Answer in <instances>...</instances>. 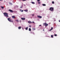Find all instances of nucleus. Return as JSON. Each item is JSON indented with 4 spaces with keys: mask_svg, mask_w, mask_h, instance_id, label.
<instances>
[{
    "mask_svg": "<svg viewBox=\"0 0 60 60\" xmlns=\"http://www.w3.org/2000/svg\"><path fill=\"white\" fill-rule=\"evenodd\" d=\"M43 31H44V29H43Z\"/></svg>",
    "mask_w": 60,
    "mask_h": 60,
    "instance_id": "obj_32",
    "label": "nucleus"
},
{
    "mask_svg": "<svg viewBox=\"0 0 60 60\" xmlns=\"http://www.w3.org/2000/svg\"><path fill=\"white\" fill-rule=\"evenodd\" d=\"M31 3H32V4H35V3L34 2H32Z\"/></svg>",
    "mask_w": 60,
    "mask_h": 60,
    "instance_id": "obj_14",
    "label": "nucleus"
},
{
    "mask_svg": "<svg viewBox=\"0 0 60 60\" xmlns=\"http://www.w3.org/2000/svg\"><path fill=\"white\" fill-rule=\"evenodd\" d=\"M57 36V35H56V34H55V35H54V36Z\"/></svg>",
    "mask_w": 60,
    "mask_h": 60,
    "instance_id": "obj_20",
    "label": "nucleus"
},
{
    "mask_svg": "<svg viewBox=\"0 0 60 60\" xmlns=\"http://www.w3.org/2000/svg\"><path fill=\"white\" fill-rule=\"evenodd\" d=\"M38 3L39 4H40L41 3V2H38Z\"/></svg>",
    "mask_w": 60,
    "mask_h": 60,
    "instance_id": "obj_18",
    "label": "nucleus"
},
{
    "mask_svg": "<svg viewBox=\"0 0 60 60\" xmlns=\"http://www.w3.org/2000/svg\"><path fill=\"white\" fill-rule=\"evenodd\" d=\"M27 29H28V27L26 28V30H27Z\"/></svg>",
    "mask_w": 60,
    "mask_h": 60,
    "instance_id": "obj_17",
    "label": "nucleus"
},
{
    "mask_svg": "<svg viewBox=\"0 0 60 60\" xmlns=\"http://www.w3.org/2000/svg\"><path fill=\"white\" fill-rule=\"evenodd\" d=\"M43 25H45V26H48V24L46 23V22H45V23H43Z\"/></svg>",
    "mask_w": 60,
    "mask_h": 60,
    "instance_id": "obj_3",
    "label": "nucleus"
},
{
    "mask_svg": "<svg viewBox=\"0 0 60 60\" xmlns=\"http://www.w3.org/2000/svg\"><path fill=\"white\" fill-rule=\"evenodd\" d=\"M33 30H35V28H33Z\"/></svg>",
    "mask_w": 60,
    "mask_h": 60,
    "instance_id": "obj_28",
    "label": "nucleus"
},
{
    "mask_svg": "<svg viewBox=\"0 0 60 60\" xmlns=\"http://www.w3.org/2000/svg\"><path fill=\"white\" fill-rule=\"evenodd\" d=\"M22 1H26V0H22Z\"/></svg>",
    "mask_w": 60,
    "mask_h": 60,
    "instance_id": "obj_26",
    "label": "nucleus"
},
{
    "mask_svg": "<svg viewBox=\"0 0 60 60\" xmlns=\"http://www.w3.org/2000/svg\"><path fill=\"white\" fill-rule=\"evenodd\" d=\"M8 11H10V12H11V13L13 12V11H12L10 9L8 10Z\"/></svg>",
    "mask_w": 60,
    "mask_h": 60,
    "instance_id": "obj_6",
    "label": "nucleus"
},
{
    "mask_svg": "<svg viewBox=\"0 0 60 60\" xmlns=\"http://www.w3.org/2000/svg\"><path fill=\"white\" fill-rule=\"evenodd\" d=\"M29 31H31V29H30V28H29Z\"/></svg>",
    "mask_w": 60,
    "mask_h": 60,
    "instance_id": "obj_15",
    "label": "nucleus"
},
{
    "mask_svg": "<svg viewBox=\"0 0 60 60\" xmlns=\"http://www.w3.org/2000/svg\"><path fill=\"white\" fill-rule=\"evenodd\" d=\"M21 26H19L18 27V29H21Z\"/></svg>",
    "mask_w": 60,
    "mask_h": 60,
    "instance_id": "obj_12",
    "label": "nucleus"
},
{
    "mask_svg": "<svg viewBox=\"0 0 60 60\" xmlns=\"http://www.w3.org/2000/svg\"><path fill=\"white\" fill-rule=\"evenodd\" d=\"M52 4H54V2L53 1H52Z\"/></svg>",
    "mask_w": 60,
    "mask_h": 60,
    "instance_id": "obj_19",
    "label": "nucleus"
},
{
    "mask_svg": "<svg viewBox=\"0 0 60 60\" xmlns=\"http://www.w3.org/2000/svg\"><path fill=\"white\" fill-rule=\"evenodd\" d=\"M21 20H25V18H21Z\"/></svg>",
    "mask_w": 60,
    "mask_h": 60,
    "instance_id": "obj_7",
    "label": "nucleus"
},
{
    "mask_svg": "<svg viewBox=\"0 0 60 60\" xmlns=\"http://www.w3.org/2000/svg\"><path fill=\"white\" fill-rule=\"evenodd\" d=\"M40 0H38V2L40 1Z\"/></svg>",
    "mask_w": 60,
    "mask_h": 60,
    "instance_id": "obj_29",
    "label": "nucleus"
},
{
    "mask_svg": "<svg viewBox=\"0 0 60 60\" xmlns=\"http://www.w3.org/2000/svg\"><path fill=\"white\" fill-rule=\"evenodd\" d=\"M52 29H53V28H52V27H51V29H50V30H49V31H51V30H52Z\"/></svg>",
    "mask_w": 60,
    "mask_h": 60,
    "instance_id": "obj_9",
    "label": "nucleus"
},
{
    "mask_svg": "<svg viewBox=\"0 0 60 60\" xmlns=\"http://www.w3.org/2000/svg\"><path fill=\"white\" fill-rule=\"evenodd\" d=\"M41 26V25H40L39 26Z\"/></svg>",
    "mask_w": 60,
    "mask_h": 60,
    "instance_id": "obj_34",
    "label": "nucleus"
},
{
    "mask_svg": "<svg viewBox=\"0 0 60 60\" xmlns=\"http://www.w3.org/2000/svg\"><path fill=\"white\" fill-rule=\"evenodd\" d=\"M38 18H39L40 19H41L42 18V17L40 16H38Z\"/></svg>",
    "mask_w": 60,
    "mask_h": 60,
    "instance_id": "obj_5",
    "label": "nucleus"
},
{
    "mask_svg": "<svg viewBox=\"0 0 60 60\" xmlns=\"http://www.w3.org/2000/svg\"><path fill=\"white\" fill-rule=\"evenodd\" d=\"M42 5L43 6H46V4H42Z\"/></svg>",
    "mask_w": 60,
    "mask_h": 60,
    "instance_id": "obj_13",
    "label": "nucleus"
},
{
    "mask_svg": "<svg viewBox=\"0 0 60 60\" xmlns=\"http://www.w3.org/2000/svg\"><path fill=\"white\" fill-rule=\"evenodd\" d=\"M37 0V1H38V0Z\"/></svg>",
    "mask_w": 60,
    "mask_h": 60,
    "instance_id": "obj_37",
    "label": "nucleus"
},
{
    "mask_svg": "<svg viewBox=\"0 0 60 60\" xmlns=\"http://www.w3.org/2000/svg\"><path fill=\"white\" fill-rule=\"evenodd\" d=\"M32 23H34V22H32Z\"/></svg>",
    "mask_w": 60,
    "mask_h": 60,
    "instance_id": "obj_31",
    "label": "nucleus"
},
{
    "mask_svg": "<svg viewBox=\"0 0 60 60\" xmlns=\"http://www.w3.org/2000/svg\"><path fill=\"white\" fill-rule=\"evenodd\" d=\"M12 18H13V19H14L15 18V16H12Z\"/></svg>",
    "mask_w": 60,
    "mask_h": 60,
    "instance_id": "obj_11",
    "label": "nucleus"
},
{
    "mask_svg": "<svg viewBox=\"0 0 60 60\" xmlns=\"http://www.w3.org/2000/svg\"><path fill=\"white\" fill-rule=\"evenodd\" d=\"M9 4H10V5H11V3H9Z\"/></svg>",
    "mask_w": 60,
    "mask_h": 60,
    "instance_id": "obj_25",
    "label": "nucleus"
},
{
    "mask_svg": "<svg viewBox=\"0 0 60 60\" xmlns=\"http://www.w3.org/2000/svg\"><path fill=\"white\" fill-rule=\"evenodd\" d=\"M28 23L29 24H31L32 23V22L30 21H28Z\"/></svg>",
    "mask_w": 60,
    "mask_h": 60,
    "instance_id": "obj_8",
    "label": "nucleus"
},
{
    "mask_svg": "<svg viewBox=\"0 0 60 60\" xmlns=\"http://www.w3.org/2000/svg\"><path fill=\"white\" fill-rule=\"evenodd\" d=\"M32 16H34V14L32 15Z\"/></svg>",
    "mask_w": 60,
    "mask_h": 60,
    "instance_id": "obj_24",
    "label": "nucleus"
},
{
    "mask_svg": "<svg viewBox=\"0 0 60 60\" xmlns=\"http://www.w3.org/2000/svg\"><path fill=\"white\" fill-rule=\"evenodd\" d=\"M59 21V22H60V20H59V21Z\"/></svg>",
    "mask_w": 60,
    "mask_h": 60,
    "instance_id": "obj_33",
    "label": "nucleus"
},
{
    "mask_svg": "<svg viewBox=\"0 0 60 60\" xmlns=\"http://www.w3.org/2000/svg\"><path fill=\"white\" fill-rule=\"evenodd\" d=\"M20 11H21V12H23V10H21V9H20Z\"/></svg>",
    "mask_w": 60,
    "mask_h": 60,
    "instance_id": "obj_16",
    "label": "nucleus"
},
{
    "mask_svg": "<svg viewBox=\"0 0 60 60\" xmlns=\"http://www.w3.org/2000/svg\"><path fill=\"white\" fill-rule=\"evenodd\" d=\"M51 38H53V35H51Z\"/></svg>",
    "mask_w": 60,
    "mask_h": 60,
    "instance_id": "obj_21",
    "label": "nucleus"
},
{
    "mask_svg": "<svg viewBox=\"0 0 60 60\" xmlns=\"http://www.w3.org/2000/svg\"><path fill=\"white\" fill-rule=\"evenodd\" d=\"M22 8V7H20V8Z\"/></svg>",
    "mask_w": 60,
    "mask_h": 60,
    "instance_id": "obj_30",
    "label": "nucleus"
},
{
    "mask_svg": "<svg viewBox=\"0 0 60 60\" xmlns=\"http://www.w3.org/2000/svg\"><path fill=\"white\" fill-rule=\"evenodd\" d=\"M24 11H25V12H27L28 11V10H24Z\"/></svg>",
    "mask_w": 60,
    "mask_h": 60,
    "instance_id": "obj_10",
    "label": "nucleus"
},
{
    "mask_svg": "<svg viewBox=\"0 0 60 60\" xmlns=\"http://www.w3.org/2000/svg\"><path fill=\"white\" fill-rule=\"evenodd\" d=\"M2 0H0V1H2Z\"/></svg>",
    "mask_w": 60,
    "mask_h": 60,
    "instance_id": "obj_35",
    "label": "nucleus"
},
{
    "mask_svg": "<svg viewBox=\"0 0 60 60\" xmlns=\"http://www.w3.org/2000/svg\"><path fill=\"white\" fill-rule=\"evenodd\" d=\"M16 22H19V21H18V20H16Z\"/></svg>",
    "mask_w": 60,
    "mask_h": 60,
    "instance_id": "obj_22",
    "label": "nucleus"
},
{
    "mask_svg": "<svg viewBox=\"0 0 60 60\" xmlns=\"http://www.w3.org/2000/svg\"><path fill=\"white\" fill-rule=\"evenodd\" d=\"M26 6V5H24V6Z\"/></svg>",
    "mask_w": 60,
    "mask_h": 60,
    "instance_id": "obj_36",
    "label": "nucleus"
},
{
    "mask_svg": "<svg viewBox=\"0 0 60 60\" xmlns=\"http://www.w3.org/2000/svg\"><path fill=\"white\" fill-rule=\"evenodd\" d=\"M31 27V25H29V27Z\"/></svg>",
    "mask_w": 60,
    "mask_h": 60,
    "instance_id": "obj_27",
    "label": "nucleus"
},
{
    "mask_svg": "<svg viewBox=\"0 0 60 60\" xmlns=\"http://www.w3.org/2000/svg\"><path fill=\"white\" fill-rule=\"evenodd\" d=\"M1 8L3 9H4V7H1Z\"/></svg>",
    "mask_w": 60,
    "mask_h": 60,
    "instance_id": "obj_23",
    "label": "nucleus"
},
{
    "mask_svg": "<svg viewBox=\"0 0 60 60\" xmlns=\"http://www.w3.org/2000/svg\"><path fill=\"white\" fill-rule=\"evenodd\" d=\"M8 21H9L10 22H13V21H11V19L10 18H8Z\"/></svg>",
    "mask_w": 60,
    "mask_h": 60,
    "instance_id": "obj_4",
    "label": "nucleus"
},
{
    "mask_svg": "<svg viewBox=\"0 0 60 60\" xmlns=\"http://www.w3.org/2000/svg\"><path fill=\"white\" fill-rule=\"evenodd\" d=\"M49 10L51 11H53V8L52 7L50 8H49Z\"/></svg>",
    "mask_w": 60,
    "mask_h": 60,
    "instance_id": "obj_2",
    "label": "nucleus"
},
{
    "mask_svg": "<svg viewBox=\"0 0 60 60\" xmlns=\"http://www.w3.org/2000/svg\"><path fill=\"white\" fill-rule=\"evenodd\" d=\"M4 16L5 17H8V13H4Z\"/></svg>",
    "mask_w": 60,
    "mask_h": 60,
    "instance_id": "obj_1",
    "label": "nucleus"
}]
</instances>
